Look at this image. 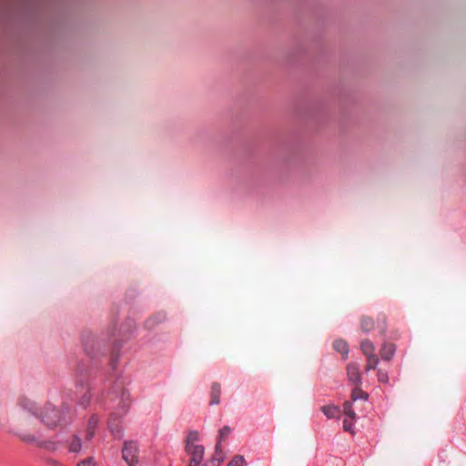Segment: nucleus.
Instances as JSON below:
<instances>
[{"mask_svg": "<svg viewBox=\"0 0 466 466\" xmlns=\"http://www.w3.org/2000/svg\"><path fill=\"white\" fill-rule=\"evenodd\" d=\"M52 463L55 465V466H60V463L56 461H52Z\"/></svg>", "mask_w": 466, "mask_h": 466, "instance_id": "nucleus-31", "label": "nucleus"}, {"mask_svg": "<svg viewBox=\"0 0 466 466\" xmlns=\"http://www.w3.org/2000/svg\"><path fill=\"white\" fill-rule=\"evenodd\" d=\"M230 432H231V429L229 426L222 427L219 430L218 439L217 442H219L221 444V442L228 437Z\"/></svg>", "mask_w": 466, "mask_h": 466, "instance_id": "nucleus-23", "label": "nucleus"}, {"mask_svg": "<svg viewBox=\"0 0 466 466\" xmlns=\"http://www.w3.org/2000/svg\"><path fill=\"white\" fill-rule=\"evenodd\" d=\"M131 405L130 394L123 390L119 397V403L116 410L110 415L108 428L116 439L123 437V430L117 421V418L125 415Z\"/></svg>", "mask_w": 466, "mask_h": 466, "instance_id": "nucleus-1", "label": "nucleus"}, {"mask_svg": "<svg viewBox=\"0 0 466 466\" xmlns=\"http://www.w3.org/2000/svg\"><path fill=\"white\" fill-rule=\"evenodd\" d=\"M352 428H353V420H351L350 419V420L348 419H345L344 421H343V429H344V431H351Z\"/></svg>", "mask_w": 466, "mask_h": 466, "instance_id": "nucleus-28", "label": "nucleus"}, {"mask_svg": "<svg viewBox=\"0 0 466 466\" xmlns=\"http://www.w3.org/2000/svg\"><path fill=\"white\" fill-rule=\"evenodd\" d=\"M19 438L22 441L29 444L35 443L38 447L46 449L50 451H56L57 450V443L51 441H38L34 434L25 433L20 434Z\"/></svg>", "mask_w": 466, "mask_h": 466, "instance_id": "nucleus-4", "label": "nucleus"}, {"mask_svg": "<svg viewBox=\"0 0 466 466\" xmlns=\"http://www.w3.org/2000/svg\"><path fill=\"white\" fill-rule=\"evenodd\" d=\"M333 348L336 351L341 354L342 358L345 360L349 355V345L343 339H336L333 343Z\"/></svg>", "mask_w": 466, "mask_h": 466, "instance_id": "nucleus-13", "label": "nucleus"}, {"mask_svg": "<svg viewBox=\"0 0 466 466\" xmlns=\"http://www.w3.org/2000/svg\"><path fill=\"white\" fill-rule=\"evenodd\" d=\"M76 466H96V462L95 461V458L90 456L87 457L82 461H80Z\"/></svg>", "mask_w": 466, "mask_h": 466, "instance_id": "nucleus-26", "label": "nucleus"}, {"mask_svg": "<svg viewBox=\"0 0 466 466\" xmlns=\"http://www.w3.org/2000/svg\"><path fill=\"white\" fill-rule=\"evenodd\" d=\"M67 449L69 452L79 453L82 450V441L80 437L74 434L69 441H67Z\"/></svg>", "mask_w": 466, "mask_h": 466, "instance_id": "nucleus-10", "label": "nucleus"}, {"mask_svg": "<svg viewBox=\"0 0 466 466\" xmlns=\"http://www.w3.org/2000/svg\"><path fill=\"white\" fill-rule=\"evenodd\" d=\"M343 408L345 415L349 417L351 420H354L356 419V413L353 410L352 401H346L343 405Z\"/></svg>", "mask_w": 466, "mask_h": 466, "instance_id": "nucleus-22", "label": "nucleus"}, {"mask_svg": "<svg viewBox=\"0 0 466 466\" xmlns=\"http://www.w3.org/2000/svg\"><path fill=\"white\" fill-rule=\"evenodd\" d=\"M397 347L394 343L385 342L380 350V357L383 360L390 361L395 355Z\"/></svg>", "mask_w": 466, "mask_h": 466, "instance_id": "nucleus-7", "label": "nucleus"}, {"mask_svg": "<svg viewBox=\"0 0 466 466\" xmlns=\"http://www.w3.org/2000/svg\"><path fill=\"white\" fill-rule=\"evenodd\" d=\"M83 344H84V350H85V351H86L88 355H91V354H92V350H93V347H94L93 342L89 345V342H88L87 340H86V339H83Z\"/></svg>", "mask_w": 466, "mask_h": 466, "instance_id": "nucleus-27", "label": "nucleus"}, {"mask_svg": "<svg viewBox=\"0 0 466 466\" xmlns=\"http://www.w3.org/2000/svg\"><path fill=\"white\" fill-rule=\"evenodd\" d=\"M185 450L188 455H190V461L188 466H199L204 456V447L200 444L190 445L185 447Z\"/></svg>", "mask_w": 466, "mask_h": 466, "instance_id": "nucleus-5", "label": "nucleus"}, {"mask_svg": "<svg viewBox=\"0 0 466 466\" xmlns=\"http://www.w3.org/2000/svg\"><path fill=\"white\" fill-rule=\"evenodd\" d=\"M137 446L133 441H126L122 449V458L128 466H136L138 462Z\"/></svg>", "mask_w": 466, "mask_h": 466, "instance_id": "nucleus-3", "label": "nucleus"}, {"mask_svg": "<svg viewBox=\"0 0 466 466\" xmlns=\"http://www.w3.org/2000/svg\"><path fill=\"white\" fill-rule=\"evenodd\" d=\"M221 388L218 382H213L210 389L209 405H217L220 402Z\"/></svg>", "mask_w": 466, "mask_h": 466, "instance_id": "nucleus-11", "label": "nucleus"}, {"mask_svg": "<svg viewBox=\"0 0 466 466\" xmlns=\"http://www.w3.org/2000/svg\"><path fill=\"white\" fill-rule=\"evenodd\" d=\"M375 327V323H374V320L372 319V318H370V317H363L361 319V321H360V328L361 329L368 333L370 331H371Z\"/></svg>", "mask_w": 466, "mask_h": 466, "instance_id": "nucleus-17", "label": "nucleus"}, {"mask_svg": "<svg viewBox=\"0 0 466 466\" xmlns=\"http://www.w3.org/2000/svg\"><path fill=\"white\" fill-rule=\"evenodd\" d=\"M78 387H80L81 390H85V392L83 393V396L79 400L78 403L82 407L86 408L89 404L90 400H91L90 390H89L88 387L85 388V386H84L82 381L79 382Z\"/></svg>", "mask_w": 466, "mask_h": 466, "instance_id": "nucleus-15", "label": "nucleus"}, {"mask_svg": "<svg viewBox=\"0 0 466 466\" xmlns=\"http://www.w3.org/2000/svg\"><path fill=\"white\" fill-rule=\"evenodd\" d=\"M41 421L49 428L56 427L62 422V412L51 404L45 406L39 415Z\"/></svg>", "mask_w": 466, "mask_h": 466, "instance_id": "nucleus-2", "label": "nucleus"}, {"mask_svg": "<svg viewBox=\"0 0 466 466\" xmlns=\"http://www.w3.org/2000/svg\"><path fill=\"white\" fill-rule=\"evenodd\" d=\"M377 377H378V380L380 383L389 384L390 378H389V374H388L387 370H383L381 369L378 370Z\"/></svg>", "mask_w": 466, "mask_h": 466, "instance_id": "nucleus-24", "label": "nucleus"}, {"mask_svg": "<svg viewBox=\"0 0 466 466\" xmlns=\"http://www.w3.org/2000/svg\"><path fill=\"white\" fill-rule=\"evenodd\" d=\"M246 461L243 456L236 455L227 466H245Z\"/></svg>", "mask_w": 466, "mask_h": 466, "instance_id": "nucleus-25", "label": "nucleus"}, {"mask_svg": "<svg viewBox=\"0 0 466 466\" xmlns=\"http://www.w3.org/2000/svg\"><path fill=\"white\" fill-rule=\"evenodd\" d=\"M19 405L28 412L32 413L33 415L36 416V413L35 411V405L32 401H30L26 398H21L19 400Z\"/></svg>", "mask_w": 466, "mask_h": 466, "instance_id": "nucleus-20", "label": "nucleus"}, {"mask_svg": "<svg viewBox=\"0 0 466 466\" xmlns=\"http://www.w3.org/2000/svg\"><path fill=\"white\" fill-rule=\"evenodd\" d=\"M165 319V316L158 313L149 318L145 325L147 329H153L157 324L162 322Z\"/></svg>", "mask_w": 466, "mask_h": 466, "instance_id": "nucleus-18", "label": "nucleus"}, {"mask_svg": "<svg viewBox=\"0 0 466 466\" xmlns=\"http://www.w3.org/2000/svg\"><path fill=\"white\" fill-rule=\"evenodd\" d=\"M321 410L328 419H339L340 416V410L336 405L322 406Z\"/></svg>", "mask_w": 466, "mask_h": 466, "instance_id": "nucleus-12", "label": "nucleus"}, {"mask_svg": "<svg viewBox=\"0 0 466 466\" xmlns=\"http://www.w3.org/2000/svg\"><path fill=\"white\" fill-rule=\"evenodd\" d=\"M224 460L222 447L219 442L216 443L215 452L212 458L205 462L203 466H220L221 462Z\"/></svg>", "mask_w": 466, "mask_h": 466, "instance_id": "nucleus-8", "label": "nucleus"}, {"mask_svg": "<svg viewBox=\"0 0 466 466\" xmlns=\"http://www.w3.org/2000/svg\"><path fill=\"white\" fill-rule=\"evenodd\" d=\"M116 361H117V359H116V358H112V359H111V365H112V368H113V369H115V368H116Z\"/></svg>", "mask_w": 466, "mask_h": 466, "instance_id": "nucleus-29", "label": "nucleus"}, {"mask_svg": "<svg viewBox=\"0 0 466 466\" xmlns=\"http://www.w3.org/2000/svg\"><path fill=\"white\" fill-rule=\"evenodd\" d=\"M98 425V418L96 415H92L87 423L86 431V440L90 441L95 436L96 428Z\"/></svg>", "mask_w": 466, "mask_h": 466, "instance_id": "nucleus-9", "label": "nucleus"}, {"mask_svg": "<svg viewBox=\"0 0 466 466\" xmlns=\"http://www.w3.org/2000/svg\"><path fill=\"white\" fill-rule=\"evenodd\" d=\"M367 364L365 367V371H370L371 370H375L380 361L379 357L376 354L366 356Z\"/></svg>", "mask_w": 466, "mask_h": 466, "instance_id": "nucleus-19", "label": "nucleus"}, {"mask_svg": "<svg viewBox=\"0 0 466 466\" xmlns=\"http://www.w3.org/2000/svg\"><path fill=\"white\" fill-rule=\"evenodd\" d=\"M77 373L79 374V376H83V370H81L80 367L77 368Z\"/></svg>", "mask_w": 466, "mask_h": 466, "instance_id": "nucleus-30", "label": "nucleus"}, {"mask_svg": "<svg viewBox=\"0 0 466 466\" xmlns=\"http://www.w3.org/2000/svg\"><path fill=\"white\" fill-rule=\"evenodd\" d=\"M199 435L197 431H190L187 437L186 447L190 445H198Z\"/></svg>", "mask_w": 466, "mask_h": 466, "instance_id": "nucleus-21", "label": "nucleus"}, {"mask_svg": "<svg viewBox=\"0 0 466 466\" xmlns=\"http://www.w3.org/2000/svg\"><path fill=\"white\" fill-rule=\"evenodd\" d=\"M369 398V394L365 391H363L360 386H356L350 394V401H356L358 400H367Z\"/></svg>", "mask_w": 466, "mask_h": 466, "instance_id": "nucleus-14", "label": "nucleus"}, {"mask_svg": "<svg viewBox=\"0 0 466 466\" xmlns=\"http://www.w3.org/2000/svg\"><path fill=\"white\" fill-rule=\"evenodd\" d=\"M360 350L365 356L375 354L374 344L370 339H364L360 342Z\"/></svg>", "mask_w": 466, "mask_h": 466, "instance_id": "nucleus-16", "label": "nucleus"}, {"mask_svg": "<svg viewBox=\"0 0 466 466\" xmlns=\"http://www.w3.org/2000/svg\"><path fill=\"white\" fill-rule=\"evenodd\" d=\"M347 375L349 380L355 386H360L362 382L360 368L357 363H350L347 366Z\"/></svg>", "mask_w": 466, "mask_h": 466, "instance_id": "nucleus-6", "label": "nucleus"}]
</instances>
